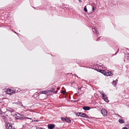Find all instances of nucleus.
Instances as JSON below:
<instances>
[{"label": "nucleus", "mask_w": 129, "mask_h": 129, "mask_svg": "<svg viewBox=\"0 0 129 129\" xmlns=\"http://www.w3.org/2000/svg\"><path fill=\"white\" fill-rule=\"evenodd\" d=\"M79 114L80 115V116L81 117L83 118H88L89 119H93V117H89L86 114L84 113L80 112V113H79Z\"/></svg>", "instance_id": "1"}, {"label": "nucleus", "mask_w": 129, "mask_h": 129, "mask_svg": "<svg viewBox=\"0 0 129 129\" xmlns=\"http://www.w3.org/2000/svg\"><path fill=\"white\" fill-rule=\"evenodd\" d=\"M61 119L62 121L66 122L68 123H70L71 122V120L67 117L64 118L61 117Z\"/></svg>", "instance_id": "2"}, {"label": "nucleus", "mask_w": 129, "mask_h": 129, "mask_svg": "<svg viewBox=\"0 0 129 129\" xmlns=\"http://www.w3.org/2000/svg\"><path fill=\"white\" fill-rule=\"evenodd\" d=\"M101 113L104 116H107V111L105 109H102L101 110Z\"/></svg>", "instance_id": "3"}, {"label": "nucleus", "mask_w": 129, "mask_h": 129, "mask_svg": "<svg viewBox=\"0 0 129 129\" xmlns=\"http://www.w3.org/2000/svg\"><path fill=\"white\" fill-rule=\"evenodd\" d=\"M12 125L11 123H7L6 127L7 129H11L12 128Z\"/></svg>", "instance_id": "4"}, {"label": "nucleus", "mask_w": 129, "mask_h": 129, "mask_svg": "<svg viewBox=\"0 0 129 129\" xmlns=\"http://www.w3.org/2000/svg\"><path fill=\"white\" fill-rule=\"evenodd\" d=\"M91 108L88 106H84L83 107V109L85 111L89 110Z\"/></svg>", "instance_id": "5"}, {"label": "nucleus", "mask_w": 129, "mask_h": 129, "mask_svg": "<svg viewBox=\"0 0 129 129\" xmlns=\"http://www.w3.org/2000/svg\"><path fill=\"white\" fill-rule=\"evenodd\" d=\"M48 91H49V92H50L51 93H56L57 92V91H55V89L53 88H52L51 89L48 90Z\"/></svg>", "instance_id": "6"}, {"label": "nucleus", "mask_w": 129, "mask_h": 129, "mask_svg": "<svg viewBox=\"0 0 129 129\" xmlns=\"http://www.w3.org/2000/svg\"><path fill=\"white\" fill-rule=\"evenodd\" d=\"M92 30L93 33L96 35H98L99 34V32L94 28H93Z\"/></svg>", "instance_id": "7"}, {"label": "nucleus", "mask_w": 129, "mask_h": 129, "mask_svg": "<svg viewBox=\"0 0 129 129\" xmlns=\"http://www.w3.org/2000/svg\"><path fill=\"white\" fill-rule=\"evenodd\" d=\"M118 81V80L117 79H116L115 80H113L112 82V84L114 86H117V84Z\"/></svg>", "instance_id": "8"}, {"label": "nucleus", "mask_w": 129, "mask_h": 129, "mask_svg": "<svg viewBox=\"0 0 129 129\" xmlns=\"http://www.w3.org/2000/svg\"><path fill=\"white\" fill-rule=\"evenodd\" d=\"M15 103L17 104V105L19 106H21L23 107L24 108H25V107L22 105L21 102L19 101L18 102L16 103Z\"/></svg>", "instance_id": "9"}, {"label": "nucleus", "mask_w": 129, "mask_h": 129, "mask_svg": "<svg viewBox=\"0 0 129 129\" xmlns=\"http://www.w3.org/2000/svg\"><path fill=\"white\" fill-rule=\"evenodd\" d=\"M106 73L107 75L106 76H112L113 75V74L110 72H107Z\"/></svg>", "instance_id": "10"}, {"label": "nucleus", "mask_w": 129, "mask_h": 129, "mask_svg": "<svg viewBox=\"0 0 129 129\" xmlns=\"http://www.w3.org/2000/svg\"><path fill=\"white\" fill-rule=\"evenodd\" d=\"M118 122L120 123H124V121L122 119H120L118 120Z\"/></svg>", "instance_id": "11"}, {"label": "nucleus", "mask_w": 129, "mask_h": 129, "mask_svg": "<svg viewBox=\"0 0 129 129\" xmlns=\"http://www.w3.org/2000/svg\"><path fill=\"white\" fill-rule=\"evenodd\" d=\"M2 117L4 119V122H6L7 119V117L5 115L2 116Z\"/></svg>", "instance_id": "12"}, {"label": "nucleus", "mask_w": 129, "mask_h": 129, "mask_svg": "<svg viewBox=\"0 0 129 129\" xmlns=\"http://www.w3.org/2000/svg\"><path fill=\"white\" fill-rule=\"evenodd\" d=\"M102 74H103L104 75L106 76L107 75V73L104 70H102V72L101 73Z\"/></svg>", "instance_id": "13"}, {"label": "nucleus", "mask_w": 129, "mask_h": 129, "mask_svg": "<svg viewBox=\"0 0 129 129\" xmlns=\"http://www.w3.org/2000/svg\"><path fill=\"white\" fill-rule=\"evenodd\" d=\"M49 93V91L45 90L44 91H41V94H47V93Z\"/></svg>", "instance_id": "14"}, {"label": "nucleus", "mask_w": 129, "mask_h": 129, "mask_svg": "<svg viewBox=\"0 0 129 129\" xmlns=\"http://www.w3.org/2000/svg\"><path fill=\"white\" fill-rule=\"evenodd\" d=\"M97 64L101 68H105L104 66L101 63H99V64L97 63Z\"/></svg>", "instance_id": "15"}, {"label": "nucleus", "mask_w": 129, "mask_h": 129, "mask_svg": "<svg viewBox=\"0 0 129 129\" xmlns=\"http://www.w3.org/2000/svg\"><path fill=\"white\" fill-rule=\"evenodd\" d=\"M93 69L95 70L96 71H97L98 72L100 73H101L102 70L99 69L98 68H94Z\"/></svg>", "instance_id": "16"}, {"label": "nucleus", "mask_w": 129, "mask_h": 129, "mask_svg": "<svg viewBox=\"0 0 129 129\" xmlns=\"http://www.w3.org/2000/svg\"><path fill=\"white\" fill-rule=\"evenodd\" d=\"M107 103H109V101L108 100V98L107 97H106L103 99Z\"/></svg>", "instance_id": "17"}, {"label": "nucleus", "mask_w": 129, "mask_h": 129, "mask_svg": "<svg viewBox=\"0 0 129 129\" xmlns=\"http://www.w3.org/2000/svg\"><path fill=\"white\" fill-rule=\"evenodd\" d=\"M76 60V63H78V64H80V61L79 59H75Z\"/></svg>", "instance_id": "18"}, {"label": "nucleus", "mask_w": 129, "mask_h": 129, "mask_svg": "<svg viewBox=\"0 0 129 129\" xmlns=\"http://www.w3.org/2000/svg\"><path fill=\"white\" fill-rule=\"evenodd\" d=\"M24 118V115H19V117L18 118V119H21Z\"/></svg>", "instance_id": "19"}, {"label": "nucleus", "mask_w": 129, "mask_h": 129, "mask_svg": "<svg viewBox=\"0 0 129 129\" xmlns=\"http://www.w3.org/2000/svg\"><path fill=\"white\" fill-rule=\"evenodd\" d=\"M102 99H104V98L107 97V95L104 93L102 95Z\"/></svg>", "instance_id": "20"}, {"label": "nucleus", "mask_w": 129, "mask_h": 129, "mask_svg": "<svg viewBox=\"0 0 129 129\" xmlns=\"http://www.w3.org/2000/svg\"><path fill=\"white\" fill-rule=\"evenodd\" d=\"M13 91V90H11V89H9L7 90V91L8 92H10L11 93H8V94H10L11 93L12 91Z\"/></svg>", "instance_id": "21"}, {"label": "nucleus", "mask_w": 129, "mask_h": 129, "mask_svg": "<svg viewBox=\"0 0 129 129\" xmlns=\"http://www.w3.org/2000/svg\"><path fill=\"white\" fill-rule=\"evenodd\" d=\"M84 11L86 12H87V9L86 6H85L84 8Z\"/></svg>", "instance_id": "22"}, {"label": "nucleus", "mask_w": 129, "mask_h": 129, "mask_svg": "<svg viewBox=\"0 0 129 129\" xmlns=\"http://www.w3.org/2000/svg\"><path fill=\"white\" fill-rule=\"evenodd\" d=\"M99 92L102 95L104 93V92L102 91H99Z\"/></svg>", "instance_id": "23"}, {"label": "nucleus", "mask_w": 129, "mask_h": 129, "mask_svg": "<svg viewBox=\"0 0 129 129\" xmlns=\"http://www.w3.org/2000/svg\"><path fill=\"white\" fill-rule=\"evenodd\" d=\"M119 51V48H118V50H117V52L115 53V54H112V56H114V55H115Z\"/></svg>", "instance_id": "24"}, {"label": "nucleus", "mask_w": 129, "mask_h": 129, "mask_svg": "<svg viewBox=\"0 0 129 129\" xmlns=\"http://www.w3.org/2000/svg\"><path fill=\"white\" fill-rule=\"evenodd\" d=\"M102 37H100L99 38H98V39H97L96 40V41H99V40H100V39H102Z\"/></svg>", "instance_id": "25"}, {"label": "nucleus", "mask_w": 129, "mask_h": 129, "mask_svg": "<svg viewBox=\"0 0 129 129\" xmlns=\"http://www.w3.org/2000/svg\"><path fill=\"white\" fill-rule=\"evenodd\" d=\"M79 113H80V112H78L77 113H76V115L78 116H80V115L79 114Z\"/></svg>", "instance_id": "26"}, {"label": "nucleus", "mask_w": 129, "mask_h": 129, "mask_svg": "<svg viewBox=\"0 0 129 129\" xmlns=\"http://www.w3.org/2000/svg\"><path fill=\"white\" fill-rule=\"evenodd\" d=\"M36 129H46L45 128H44L43 127H38V128H36Z\"/></svg>", "instance_id": "27"}, {"label": "nucleus", "mask_w": 129, "mask_h": 129, "mask_svg": "<svg viewBox=\"0 0 129 129\" xmlns=\"http://www.w3.org/2000/svg\"><path fill=\"white\" fill-rule=\"evenodd\" d=\"M65 92L63 90H61V93L62 94H64Z\"/></svg>", "instance_id": "28"}, {"label": "nucleus", "mask_w": 129, "mask_h": 129, "mask_svg": "<svg viewBox=\"0 0 129 129\" xmlns=\"http://www.w3.org/2000/svg\"><path fill=\"white\" fill-rule=\"evenodd\" d=\"M7 110L8 111H9L10 112H12L13 111V110L12 109H11V110Z\"/></svg>", "instance_id": "29"}, {"label": "nucleus", "mask_w": 129, "mask_h": 129, "mask_svg": "<svg viewBox=\"0 0 129 129\" xmlns=\"http://www.w3.org/2000/svg\"><path fill=\"white\" fill-rule=\"evenodd\" d=\"M94 10H95L94 8V7L93 6L92 7V11L93 12L94 11Z\"/></svg>", "instance_id": "30"}, {"label": "nucleus", "mask_w": 129, "mask_h": 129, "mask_svg": "<svg viewBox=\"0 0 129 129\" xmlns=\"http://www.w3.org/2000/svg\"><path fill=\"white\" fill-rule=\"evenodd\" d=\"M117 116L118 117H119L120 118H122V117L121 116L119 115V114H116Z\"/></svg>", "instance_id": "31"}, {"label": "nucleus", "mask_w": 129, "mask_h": 129, "mask_svg": "<svg viewBox=\"0 0 129 129\" xmlns=\"http://www.w3.org/2000/svg\"><path fill=\"white\" fill-rule=\"evenodd\" d=\"M25 118L26 119H30V120L31 119V118H28V117H25Z\"/></svg>", "instance_id": "32"}, {"label": "nucleus", "mask_w": 129, "mask_h": 129, "mask_svg": "<svg viewBox=\"0 0 129 129\" xmlns=\"http://www.w3.org/2000/svg\"><path fill=\"white\" fill-rule=\"evenodd\" d=\"M19 116H17L16 117V118L17 119H18V118H19Z\"/></svg>", "instance_id": "33"}, {"label": "nucleus", "mask_w": 129, "mask_h": 129, "mask_svg": "<svg viewBox=\"0 0 129 129\" xmlns=\"http://www.w3.org/2000/svg\"><path fill=\"white\" fill-rule=\"evenodd\" d=\"M39 121V120H34V121L35 122H38Z\"/></svg>", "instance_id": "34"}, {"label": "nucleus", "mask_w": 129, "mask_h": 129, "mask_svg": "<svg viewBox=\"0 0 129 129\" xmlns=\"http://www.w3.org/2000/svg\"><path fill=\"white\" fill-rule=\"evenodd\" d=\"M41 6H39V7H38L36 8V9H41Z\"/></svg>", "instance_id": "35"}, {"label": "nucleus", "mask_w": 129, "mask_h": 129, "mask_svg": "<svg viewBox=\"0 0 129 129\" xmlns=\"http://www.w3.org/2000/svg\"><path fill=\"white\" fill-rule=\"evenodd\" d=\"M3 112L2 111L1 109H0V114H2L3 113Z\"/></svg>", "instance_id": "36"}, {"label": "nucleus", "mask_w": 129, "mask_h": 129, "mask_svg": "<svg viewBox=\"0 0 129 129\" xmlns=\"http://www.w3.org/2000/svg\"><path fill=\"white\" fill-rule=\"evenodd\" d=\"M82 81H83L85 82V83H87V81L86 80H85L83 79L82 80Z\"/></svg>", "instance_id": "37"}, {"label": "nucleus", "mask_w": 129, "mask_h": 129, "mask_svg": "<svg viewBox=\"0 0 129 129\" xmlns=\"http://www.w3.org/2000/svg\"><path fill=\"white\" fill-rule=\"evenodd\" d=\"M122 129H128V128L126 127H123Z\"/></svg>", "instance_id": "38"}, {"label": "nucleus", "mask_w": 129, "mask_h": 129, "mask_svg": "<svg viewBox=\"0 0 129 129\" xmlns=\"http://www.w3.org/2000/svg\"><path fill=\"white\" fill-rule=\"evenodd\" d=\"M81 87H79L78 88V91H79V90H81Z\"/></svg>", "instance_id": "39"}, {"label": "nucleus", "mask_w": 129, "mask_h": 129, "mask_svg": "<svg viewBox=\"0 0 129 129\" xmlns=\"http://www.w3.org/2000/svg\"><path fill=\"white\" fill-rule=\"evenodd\" d=\"M57 90H59L60 89V88L59 87H58L57 88Z\"/></svg>", "instance_id": "40"}, {"label": "nucleus", "mask_w": 129, "mask_h": 129, "mask_svg": "<svg viewBox=\"0 0 129 129\" xmlns=\"http://www.w3.org/2000/svg\"><path fill=\"white\" fill-rule=\"evenodd\" d=\"M73 75H74L75 76H76V77H78V76H77V75H76V74H74Z\"/></svg>", "instance_id": "41"}, {"label": "nucleus", "mask_w": 129, "mask_h": 129, "mask_svg": "<svg viewBox=\"0 0 129 129\" xmlns=\"http://www.w3.org/2000/svg\"><path fill=\"white\" fill-rule=\"evenodd\" d=\"M43 8L44 9H46V8H47V7H46V8L45 7H44V6H43Z\"/></svg>", "instance_id": "42"}, {"label": "nucleus", "mask_w": 129, "mask_h": 129, "mask_svg": "<svg viewBox=\"0 0 129 129\" xmlns=\"http://www.w3.org/2000/svg\"><path fill=\"white\" fill-rule=\"evenodd\" d=\"M79 1L80 2H82V1L81 0H79Z\"/></svg>", "instance_id": "43"}, {"label": "nucleus", "mask_w": 129, "mask_h": 129, "mask_svg": "<svg viewBox=\"0 0 129 129\" xmlns=\"http://www.w3.org/2000/svg\"><path fill=\"white\" fill-rule=\"evenodd\" d=\"M14 32L15 34H17L18 33H17L16 32H15V31H14Z\"/></svg>", "instance_id": "44"}, {"label": "nucleus", "mask_w": 129, "mask_h": 129, "mask_svg": "<svg viewBox=\"0 0 129 129\" xmlns=\"http://www.w3.org/2000/svg\"><path fill=\"white\" fill-rule=\"evenodd\" d=\"M2 103V102L1 101H0V104L1 103Z\"/></svg>", "instance_id": "45"}, {"label": "nucleus", "mask_w": 129, "mask_h": 129, "mask_svg": "<svg viewBox=\"0 0 129 129\" xmlns=\"http://www.w3.org/2000/svg\"><path fill=\"white\" fill-rule=\"evenodd\" d=\"M1 99H0V101H1Z\"/></svg>", "instance_id": "46"}]
</instances>
